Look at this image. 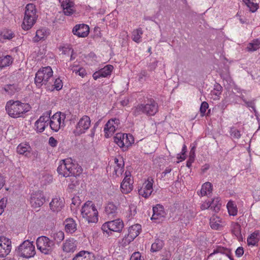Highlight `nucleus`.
<instances>
[{
  "instance_id": "obj_1",
  "label": "nucleus",
  "mask_w": 260,
  "mask_h": 260,
  "mask_svg": "<svg viewBox=\"0 0 260 260\" xmlns=\"http://www.w3.org/2000/svg\"><path fill=\"white\" fill-rule=\"evenodd\" d=\"M82 171L81 167L71 158L61 160L57 168L58 174L65 177L78 176Z\"/></svg>"
},
{
  "instance_id": "obj_2",
  "label": "nucleus",
  "mask_w": 260,
  "mask_h": 260,
  "mask_svg": "<svg viewBox=\"0 0 260 260\" xmlns=\"http://www.w3.org/2000/svg\"><path fill=\"white\" fill-rule=\"evenodd\" d=\"M28 104L22 103L19 101H8L6 106V110L8 115L14 118L23 117L24 114L28 111Z\"/></svg>"
},
{
  "instance_id": "obj_3",
  "label": "nucleus",
  "mask_w": 260,
  "mask_h": 260,
  "mask_svg": "<svg viewBox=\"0 0 260 260\" xmlns=\"http://www.w3.org/2000/svg\"><path fill=\"white\" fill-rule=\"evenodd\" d=\"M53 73L52 69L49 66L41 68L36 74L35 83L36 86L39 88L43 85L49 87L50 81L52 80Z\"/></svg>"
},
{
  "instance_id": "obj_4",
  "label": "nucleus",
  "mask_w": 260,
  "mask_h": 260,
  "mask_svg": "<svg viewBox=\"0 0 260 260\" xmlns=\"http://www.w3.org/2000/svg\"><path fill=\"white\" fill-rule=\"evenodd\" d=\"M81 213L82 217L88 223H96L98 221V211L92 201H88L84 203Z\"/></svg>"
},
{
  "instance_id": "obj_5",
  "label": "nucleus",
  "mask_w": 260,
  "mask_h": 260,
  "mask_svg": "<svg viewBox=\"0 0 260 260\" xmlns=\"http://www.w3.org/2000/svg\"><path fill=\"white\" fill-rule=\"evenodd\" d=\"M158 110V106L156 102L150 99L145 104H141L137 105L133 110V113L135 116H137L142 113L147 115H154Z\"/></svg>"
},
{
  "instance_id": "obj_6",
  "label": "nucleus",
  "mask_w": 260,
  "mask_h": 260,
  "mask_svg": "<svg viewBox=\"0 0 260 260\" xmlns=\"http://www.w3.org/2000/svg\"><path fill=\"white\" fill-rule=\"evenodd\" d=\"M134 141L133 136L130 134L117 133L114 137V142L124 151L128 150Z\"/></svg>"
},
{
  "instance_id": "obj_7",
  "label": "nucleus",
  "mask_w": 260,
  "mask_h": 260,
  "mask_svg": "<svg viewBox=\"0 0 260 260\" xmlns=\"http://www.w3.org/2000/svg\"><path fill=\"white\" fill-rule=\"evenodd\" d=\"M37 248L43 253H50L54 247V242L46 236H40L37 239Z\"/></svg>"
},
{
  "instance_id": "obj_8",
  "label": "nucleus",
  "mask_w": 260,
  "mask_h": 260,
  "mask_svg": "<svg viewBox=\"0 0 260 260\" xmlns=\"http://www.w3.org/2000/svg\"><path fill=\"white\" fill-rule=\"evenodd\" d=\"M66 115L60 112H56L49 118V125L50 128L54 132H57L65 126L64 120Z\"/></svg>"
},
{
  "instance_id": "obj_9",
  "label": "nucleus",
  "mask_w": 260,
  "mask_h": 260,
  "mask_svg": "<svg viewBox=\"0 0 260 260\" xmlns=\"http://www.w3.org/2000/svg\"><path fill=\"white\" fill-rule=\"evenodd\" d=\"M19 255L26 258L33 257L36 254L35 247L32 242L24 241L18 248Z\"/></svg>"
},
{
  "instance_id": "obj_10",
  "label": "nucleus",
  "mask_w": 260,
  "mask_h": 260,
  "mask_svg": "<svg viewBox=\"0 0 260 260\" xmlns=\"http://www.w3.org/2000/svg\"><path fill=\"white\" fill-rule=\"evenodd\" d=\"M91 125V120L89 116L84 115L77 122L73 133L75 136H80L85 133Z\"/></svg>"
},
{
  "instance_id": "obj_11",
  "label": "nucleus",
  "mask_w": 260,
  "mask_h": 260,
  "mask_svg": "<svg viewBox=\"0 0 260 260\" xmlns=\"http://www.w3.org/2000/svg\"><path fill=\"white\" fill-rule=\"evenodd\" d=\"M123 228V223L119 219L107 222L103 224L102 229L104 232L109 233L110 231L119 232Z\"/></svg>"
},
{
  "instance_id": "obj_12",
  "label": "nucleus",
  "mask_w": 260,
  "mask_h": 260,
  "mask_svg": "<svg viewBox=\"0 0 260 260\" xmlns=\"http://www.w3.org/2000/svg\"><path fill=\"white\" fill-rule=\"evenodd\" d=\"M45 202V197L41 191L32 192L30 196L29 203L34 209L39 208Z\"/></svg>"
},
{
  "instance_id": "obj_13",
  "label": "nucleus",
  "mask_w": 260,
  "mask_h": 260,
  "mask_svg": "<svg viewBox=\"0 0 260 260\" xmlns=\"http://www.w3.org/2000/svg\"><path fill=\"white\" fill-rule=\"evenodd\" d=\"M50 114H51L50 111L44 113L35 122V129L37 133H41L44 131L49 124L47 122L49 120Z\"/></svg>"
},
{
  "instance_id": "obj_14",
  "label": "nucleus",
  "mask_w": 260,
  "mask_h": 260,
  "mask_svg": "<svg viewBox=\"0 0 260 260\" xmlns=\"http://www.w3.org/2000/svg\"><path fill=\"white\" fill-rule=\"evenodd\" d=\"M120 121L117 118H112L108 120L104 127L105 136L109 138L113 135L119 127Z\"/></svg>"
},
{
  "instance_id": "obj_15",
  "label": "nucleus",
  "mask_w": 260,
  "mask_h": 260,
  "mask_svg": "<svg viewBox=\"0 0 260 260\" xmlns=\"http://www.w3.org/2000/svg\"><path fill=\"white\" fill-rule=\"evenodd\" d=\"M154 181L151 177L148 178L143 184L142 186L139 189V195L145 198H148L152 193L153 189V184Z\"/></svg>"
},
{
  "instance_id": "obj_16",
  "label": "nucleus",
  "mask_w": 260,
  "mask_h": 260,
  "mask_svg": "<svg viewBox=\"0 0 260 260\" xmlns=\"http://www.w3.org/2000/svg\"><path fill=\"white\" fill-rule=\"evenodd\" d=\"M141 230V225L136 224L131 226L128 231V234L123 239L124 244L129 243L136 238L140 234Z\"/></svg>"
},
{
  "instance_id": "obj_17",
  "label": "nucleus",
  "mask_w": 260,
  "mask_h": 260,
  "mask_svg": "<svg viewBox=\"0 0 260 260\" xmlns=\"http://www.w3.org/2000/svg\"><path fill=\"white\" fill-rule=\"evenodd\" d=\"M11 240L4 237H0V257H5L7 256L11 250Z\"/></svg>"
},
{
  "instance_id": "obj_18",
  "label": "nucleus",
  "mask_w": 260,
  "mask_h": 260,
  "mask_svg": "<svg viewBox=\"0 0 260 260\" xmlns=\"http://www.w3.org/2000/svg\"><path fill=\"white\" fill-rule=\"evenodd\" d=\"M166 215L164 207L161 205L157 204L153 207V215L151 219L155 220L156 222H160L164 220Z\"/></svg>"
},
{
  "instance_id": "obj_19",
  "label": "nucleus",
  "mask_w": 260,
  "mask_h": 260,
  "mask_svg": "<svg viewBox=\"0 0 260 260\" xmlns=\"http://www.w3.org/2000/svg\"><path fill=\"white\" fill-rule=\"evenodd\" d=\"M131 172L129 171H125V177L121 183V189L122 193L127 194L131 191L133 189V184L131 180Z\"/></svg>"
},
{
  "instance_id": "obj_20",
  "label": "nucleus",
  "mask_w": 260,
  "mask_h": 260,
  "mask_svg": "<svg viewBox=\"0 0 260 260\" xmlns=\"http://www.w3.org/2000/svg\"><path fill=\"white\" fill-rule=\"evenodd\" d=\"M72 32L78 37L85 38L89 34V27L85 24H77L74 27Z\"/></svg>"
},
{
  "instance_id": "obj_21",
  "label": "nucleus",
  "mask_w": 260,
  "mask_h": 260,
  "mask_svg": "<svg viewBox=\"0 0 260 260\" xmlns=\"http://www.w3.org/2000/svg\"><path fill=\"white\" fill-rule=\"evenodd\" d=\"M225 224V221L216 215H213L210 219V225L213 230H220Z\"/></svg>"
},
{
  "instance_id": "obj_22",
  "label": "nucleus",
  "mask_w": 260,
  "mask_h": 260,
  "mask_svg": "<svg viewBox=\"0 0 260 260\" xmlns=\"http://www.w3.org/2000/svg\"><path fill=\"white\" fill-rule=\"evenodd\" d=\"M50 210L54 212L60 211L64 207V201L60 197L53 198L49 204Z\"/></svg>"
},
{
  "instance_id": "obj_23",
  "label": "nucleus",
  "mask_w": 260,
  "mask_h": 260,
  "mask_svg": "<svg viewBox=\"0 0 260 260\" xmlns=\"http://www.w3.org/2000/svg\"><path fill=\"white\" fill-rule=\"evenodd\" d=\"M66 15H72L75 12L74 3L70 0H59Z\"/></svg>"
},
{
  "instance_id": "obj_24",
  "label": "nucleus",
  "mask_w": 260,
  "mask_h": 260,
  "mask_svg": "<svg viewBox=\"0 0 260 260\" xmlns=\"http://www.w3.org/2000/svg\"><path fill=\"white\" fill-rule=\"evenodd\" d=\"M113 69L112 65L108 64L103 68L93 73L92 77L94 80H97L101 77H106L110 75Z\"/></svg>"
},
{
  "instance_id": "obj_25",
  "label": "nucleus",
  "mask_w": 260,
  "mask_h": 260,
  "mask_svg": "<svg viewBox=\"0 0 260 260\" xmlns=\"http://www.w3.org/2000/svg\"><path fill=\"white\" fill-rule=\"evenodd\" d=\"M76 241L72 238L66 239L62 246L63 251L67 253L74 252L76 250Z\"/></svg>"
},
{
  "instance_id": "obj_26",
  "label": "nucleus",
  "mask_w": 260,
  "mask_h": 260,
  "mask_svg": "<svg viewBox=\"0 0 260 260\" xmlns=\"http://www.w3.org/2000/svg\"><path fill=\"white\" fill-rule=\"evenodd\" d=\"M50 30L46 28H41L38 29L36 32V36L33 39L35 42H38L41 40H45L50 35Z\"/></svg>"
},
{
  "instance_id": "obj_27",
  "label": "nucleus",
  "mask_w": 260,
  "mask_h": 260,
  "mask_svg": "<svg viewBox=\"0 0 260 260\" xmlns=\"http://www.w3.org/2000/svg\"><path fill=\"white\" fill-rule=\"evenodd\" d=\"M73 260H94V256L92 253L81 251L76 254Z\"/></svg>"
},
{
  "instance_id": "obj_28",
  "label": "nucleus",
  "mask_w": 260,
  "mask_h": 260,
  "mask_svg": "<svg viewBox=\"0 0 260 260\" xmlns=\"http://www.w3.org/2000/svg\"><path fill=\"white\" fill-rule=\"evenodd\" d=\"M14 37L15 34L12 30L4 29L0 34V41L4 42L6 40H11Z\"/></svg>"
},
{
  "instance_id": "obj_29",
  "label": "nucleus",
  "mask_w": 260,
  "mask_h": 260,
  "mask_svg": "<svg viewBox=\"0 0 260 260\" xmlns=\"http://www.w3.org/2000/svg\"><path fill=\"white\" fill-rule=\"evenodd\" d=\"M65 230L68 233L72 234L77 230V224L72 218H68L64 221Z\"/></svg>"
},
{
  "instance_id": "obj_30",
  "label": "nucleus",
  "mask_w": 260,
  "mask_h": 260,
  "mask_svg": "<svg viewBox=\"0 0 260 260\" xmlns=\"http://www.w3.org/2000/svg\"><path fill=\"white\" fill-rule=\"evenodd\" d=\"M31 148L27 143H21L17 147V152L21 155L28 156L30 154Z\"/></svg>"
},
{
  "instance_id": "obj_31",
  "label": "nucleus",
  "mask_w": 260,
  "mask_h": 260,
  "mask_svg": "<svg viewBox=\"0 0 260 260\" xmlns=\"http://www.w3.org/2000/svg\"><path fill=\"white\" fill-rule=\"evenodd\" d=\"M36 22V17H24L21 27L23 30H29L32 27Z\"/></svg>"
},
{
  "instance_id": "obj_32",
  "label": "nucleus",
  "mask_w": 260,
  "mask_h": 260,
  "mask_svg": "<svg viewBox=\"0 0 260 260\" xmlns=\"http://www.w3.org/2000/svg\"><path fill=\"white\" fill-rule=\"evenodd\" d=\"M105 212L108 216L113 217L117 213V206L113 203H109L105 206Z\"/></svg>"
},
{
  "instance_id": "obj_33",
  "label": "nucleus",
  "mask_w": 260,
  "mask_h": 260,
  "mask_svg": "<svg viewBox=\"0 0 260 260\" xmlns=\"http://www.w3.org/2000/svg\"><path fill=\"white\" fill-rule=\"evenodd\" d=\"M212 191V185L209 182H207L204 183L202 186L201 189L200 191V193L198 192L199 195L201 196H208L210 194Z\"/></svg>"
},
{
  "instance_id": "obj_34",
  "label": "nucleus",
  "mask_w": 260,
  "mask_h": 260,
  "mask_svg": "<svg viewBox=\"0 0 260 260\" xmlns=\"http://www.w3.org/2000/svg\"><path fill=\"white\" fill-rule=\"evenodd\" d=\"M51 237L57 244H59L64 238V234L62 231H53L51 233Z\"/></svg>"
},
{
  "instance_id": "obj_35",
  "label": "nucleus",
  "mask_w": 260,
  "mask_h": 260,
  "mask_svg": "<svg viewBox=\"0 0 260 260\" xmlns=\"http://www.w3.org/2000/svg\"><path fill=\"white\" fill-rule=\"evenodd\" d=\"M3 90L5 91L6 94L9 95H12L16 92H18L19 89L17 86L15 84H8L3 88Z\"/></svg>"
},
{
  "instance_id": "obj_36",
  "label": "nucleus",
  "mask_w": 260,
  "mask_h": 260,
  "mask_svg": "<svg viewBox=\"0 0 260 260\" xmlns=\"http://www.w3.org/2000/svg\"><path fill=\"white\" fill-rule=\"evenodd\" d=\"M228 213L231 216H236L238 213L237 205L232 201H230L226 205Z\"/></svg>"
},
{
  "instance_id": "obj_37",
  "label": "nucleus",
  "mask_w": 260,
  "mask_h": 260,
  "mask_svg": "<svg viewBox=\"0 0 260 260\" xmlns=\"http://www.w3.org/2000/svg\"><path fill=\"white\" fill-rule=\"evenodd\" d=\"M259 48H260V40L257 39L252 40L247 46V49L249 52L256 51Z\"/></svg>"
},
{
  "instance_id": "obj_38",
  "label": "nucleus",
  "mask_w": 260,
  "mask_h": 260,
  "mask_svg": "<svg viewBox=\"0 0 260 260\" xmlns=\"http://www.w3.org/2000/svg\"><path fill=\"white\" fill-rule=\"evenodd\" d=\"M232 233L238 239L241 237V226L237 222H233L231 224Z\"/></svg>"
},
{
  "instance_id": "obj_39",
  "label": "nucleus",
  "mask_w": 260,
  "mask_h": 260,
  "mask_svg": "<svg viewBox=\"0 0 260 260\" xmlns=\"http://www.w3.org/2000/svg\"><path fill=\"white\" fill-rule=\"evenodd\" d=\"M164 245V241L162 240L157 239L155 240V242L152 243L151 247V251L153 252L158 251L161 249Z\"/></svg>"
},
{
  "instance_id": "obj_40",
  "label": "nucleus",
  "mask_w": 260,
  "mask_h": 260,
  "mask_svg": "<svg viewBox=\"0 0 260 260\" xmlns=\"http://www.w3.org/2000/svg\"><path fill=\"white\" fill-rule=\"evenodd\" d=\"M36 13V9L35 5L28 4L25 7L24 16H34Z\"/></svg>"
},
{
  "instance_id": "obj_41",
  "label": "nucleus",
  "mask_w": 260,
  "mask_h": 260,
  "mask_svg": "<svg viewBox=\"0 0 260 260\" xmlns=\"http://www.w3.org/2000/svg\"><path fill=\"white\" fill-rule=\"evenodd\" d=\"M142 34L143 31L141 28H138L134 30V31L132 32L133 40L137 43H140L141 42V38Z\"/></svg>"
},
{
  "instance_id": "obj_42",
  "label": "nucleus",
  "mask_w": 260,
  "mask_h": 260,
  "mask_svg": "<svg viewBox=\"0 0 260 260\" xmlns=\"http://www.w3.org/2000/svg\"><path fill=\"white\" fill-rule=\"evenodd\" d=\"M218 253L225 254L230 259H232L230 256L229 250L228 248L221 246H218L216 249H215L213 252L209 254V257Z\"/></svg>"
},
{
  "instance_id": "obj_43",
  "label": "nucleus",
  "mask_w": 260,
  "mask_h": 260,
  "mask_svg": "<svg viewBox=\"0 0 260 260\" xmlns=\"http://www.w3.org/2000/svg\"><path fill=\"white\" fill-rule=\"evenodd\" d=\"M50 85L51 84H49V87H46L48 90L51 91L54 89L56 90H59L62 88L63 84L61 80H60V78H57L54 81V84L51 86Z\"/></svg>"
},
{
  "instance_id": "obj_44",
  "label": "nucleus",
  "mask_w": 260,
  "mask_h": 260,
  "mask_svg": "<svg viewBox=\"0 0 260 260\" xmlns=\"http://www.w3.org/2000/svg\"><path fill=\"white\" fill-rule=\"evenodd\" d=\"M211 209L215 212H217L220 210L221 207V203H220V199L218 197L215 198L212 201L210 202Z\"/></svg>"
},
{
  "instance_id": "obj_45",
  "label": "nucleus",
  "mask_w": 260,
  "mask_h": 260,
  "mask_svg": "<svg viewBox=\"0 0 260 260\" xmlns=\"http://www.w3.org/2000/svg\"><path fill=\"white\" fill-rule=\"evenodd\" d=\"M247 241L248 245H255L258 241L257 234L253 233L248 237Z\"/></svg>"
},
{
  "instance_id": "obj_46",
  "label": "nucleus",
  "mask_w": 260,
  "mask_h": 260,
  "mask_svg": "<svg viewBox=\"0 0 260 260\" xmlns=\"http://www.w3.org/2000/svg\"><path fill=\"white\" fill-rule=\"evenodd\" d=\"M0 58H1V65L3 68L9 66L13 62V58L10 55H6Z\"/></svg>"
},
{
  "instance_id": "obj_47",
  "label": "nucleus",
  "mask_w": 260,
  "mask_h": 260,
  "mask_svg": "<svg viewBox=\"0 0 260 260\" xmlns=\"http://www.w3.org/2000/svg\"><path fill=\"white\" fill-rule=\"evenodd\" d=\"M74 66H70V69L76 74H78L81 77H84L86 75L85 70L83 68H79L78 69H75Z\"/></svg>"
},
{
  "instance_id": "obj_48",
  "label": "nucleus",
  "mask_w": 260,
  "mask_h": 260,
  "mask_svg": "<svg viewBox=\"0 0 260 260\" xmlns=\"http://www.w3.org/2000/svg\"><path fill=\"white\" fill-rule=\"evenodd\" d=\"M124 165V161H120V164L119 166H114V172L116 176H119L120 175L122 174L123 172Z\"/></svg>"
},
{
  "instance_id": "obj_49",
  "label": "nucleus",
  "mask_w": 260,
  "mask_h": 260,
  "mask_svg": "<svg viewBox=\"0 0 260 260\" xmlns=\"http://www.w3.org/2000/svg\"><path fill=\"white\" fill-rule=\"evenodd\" d=\"M193 213H191L189 210H185L183 212V216L182 217H180V220L185 222L186 221H188L191 218L193 217Z\"/></svg>"
},
{
  "instance_id": "obj_50",
  "label": "nucleus",
  "mask_w": 260,
  "mask_h": 260,
  "mask_svg": "<svg viewBox=\"0 0 260 260\" xmlns=\"http://www.w3.org/2000/svg\"><path fill=\"white\" fill-rule=\"evenodd\" d=\"M7 204V199L3 198L0 200V215L4 212Z\"/></svg>"
},
{
  "instance_id": "obj_51",
  "label": "nucleus",
  "mask_w": 260,
  "mask_h": 260,
  "mask_svg": "<svg viewBox=\"0 0 260 260\" xmlns=\"http://www.w3.org/2000/svg\"><path fill=\"white\" fill-rule=\"evenodd\" d=\"M230 133L231 135L235 139H239L241 137L240 132L235 128H232Z\"/></svg>"
},
{
  "instance_id": "obj_52",
  "label": "nucleus",
  "mask_w": 260,
  "mask_h": 260,
  "mask_svg": "<svg viewBox=\"0 0 260 260\" xmlns=\"http://www.w3.org/2000/svg\"><path fill=\"white\" fill-rule=\"evenodd\" d=\"M221 94V92L218 91V90H214V89H213L212 90H211V93H210V94L211 95V98L214 100H219Z\"/></svg>"
},
{
  "instance_id": "obj_53",
  "label": "nucleus",
  "mask_w": 260,
  "mask_h": 260,
  "mask_svg": "<svg viewBox=\"0 0 260 260\" xmlns=\"http://www.w3.org/2000/svg\"><path fill=\"white\" fill-rule=\"evenodd\" d=\"M209 105L206 102H204L201 104V107H200V112L202 115V116H204L206 112L207 109L208 108Z\"/></svg>"
},
{
  "instance_id": "obj_54",
  "label": "nucleus",
  "mask_w": 260,
  "mask_h": 260,
  "mask_svg": "<svg viewBox=\"0 0 260 260\" xmlns=\"http://www.w3.org/2000/svg\"><path fill=\"white\" fill-rule=\"evenodd\" d=\"M247 6L249 8L250 11L252 12H255L258 8V4L253 2L252 1L247 5Z\"/></svg>"
},
{
  "instance_id": "obj_55",
  "label": "nucleus",
  "mask_w": 260,
  "mask_h": 260,
  "mask_svg": "<svg viewBox=\"0 0 260 260\" xmlns=\"http://www.w3.org/2000/svg\"><path fill=\"white\" fill-rule=\"evenodd\" d=\"M48 143L50 146L55 147L57 145L58 142L54 137H51L49 139Z\"/></svg>"
},
{
  "instance_id": "obj_56",
  "label": "nucleus",
  "mask_w": 260,
  "mask_h": 260,
  "mask_svg": "<svg viewBox=\"0 0 260 260\" xmlns=\"http://www.w3.org/2000/svg\"><path fill=\"white\" fill-rule=\"evenodd\" d=\"M209 208H211V204L209 201H205L203 202L201 205V209L202 210H204L205 209H207Z\"/></svg>"
},
{
  "instance_id": "obj_57",
  "label": "nucleus",
  "mask_w": 260,
  "mask_h": 260,
  "mask_svg": "<svg viewBox=\"0 0 260 260\" xmlns=\"http://www.w3.org/2000/svg\"><path fill=\"white\" fill-rule=\"evenodd\" d=\"M243 101L245 103L247 107H248L249 108H251V109H252L253 110L255 111V103H254V101L248 102V101H245V100H244Z\"/></svg>"
},
{
  "instance_id": "obj_58",
  "label": "nucleus",
  "mask_w": 260,
  "mask_h": 260,
  "mask_svg": "<svg viewBox=\"0 0 260 260\" xmlns=\"http://www.w3.org/2000/svg\"><path fill=\"white\" fill-rule=\"evenodd\" d=\"M130 260H141V254L139 252L134 253L131 257Z\"/></svg>"
},
{
  "instance_id": "obj_59",
  "label": "nucleus",
  "mask_w": 260,
  "mask_h": 260,
  "mask_svg": "<svg viewBox=\"0 0 260 260\" xmlns=\"http://www.w3.org/2000/svg\"><path fill=\"white\" fill-rule=\"evenodd\" d=\"M236 255L238 257L241 256L244 253V249L242 247H239L235 251Z\"/></svg>"
},
{
  "instance_id": "obj_60",
  "label": "nucleus",
  "mask_w": 260,
  "mask_h": 260,
  "mask_svg": "<svg viewBox=\"0 0 260 260\" xmlns=\"http://www.w3.org/2000/svg\"><path fill=\"white\" fill-rule=\"evenodd\" d=\"M191 153V152H190V153ZM193 160H194V156H192V155L190 154V156H189V158L186 163L187 167H190L191 165L192 162L193 161Z\"/></svg>"
},
{
  "instance_id": "obj_61",
  "label": "nucleus",
  "mask_w": 260,
  "mask_h": 260,
  "mask_svg": "<svg viewBox=\"0 0 260 260\" xmlns=\"http://www.w3.org/2000/svg\"><path fill=\"white\" fill-rule=\"evenodd\" d=\"M147 75V72L145 71H142L139 74V81H141L144 77Z\"/></svg>"
},
{
  "instance_id": "obj_62",
  "label": "nucleus",
  "mask_w": 260,
  "mask_h": 260,
  "mask_svg": "<svg viewBox=\"0 0 260 260\" xmlns=\"http://www.w3.org/2000/svg\"><path fill=\"white\" fill-rule=\"evenodd\" d=\"M213 89L222 92V86L218 83H216L214 86Z\"/></svg>"
},
{
  "instance_id": "obj_63",
  "label": "nucleus",
  "mask_w": 260,
  "mask_h": 260,
  "mask_svg": "<svg viewBox=\"0 0 260 260\" xmlns=\"http://www.w3.org/2000/svg\"><path fill=\"white\" fill-rule=\"evenodd\" d=\"M120 161H123V158L122 157L119 158H114V163L115 164V166L118 167L119 166L120 164Z\"/></svg>"
},
{
  "instance_id": "obj_64",
  "label": "nucleus",
  "mask_w": 260,
  "mask_h": 260,
  "mask_svg": "<svg viewBox=\"0 0 260 260\" xmlns=\"http://www.w3.org/2000/svg\"><path fill=\"white\" fill-rule=\"evenodd\" d=\"M177 158L180 160V161L185 160L186 158V155L184 153L178 154L177 155Z\"/></svg>"
}]
</instances>
